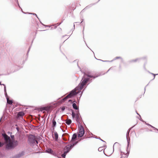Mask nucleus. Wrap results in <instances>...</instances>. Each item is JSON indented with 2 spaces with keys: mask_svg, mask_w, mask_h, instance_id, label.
<instances>
[{
  "mask_svg": "<svg viewBox=\"0 0 158 158\" xmlns=\"http://www.w3.org/2000/svg\"><path fill=\"white\" fill-rule=\"evenodd\" d=\"M83 76L81 82L77 86L70 92L66 97L63 99L64 101L67 98H73L76 97L77 101L79 102L83 92L87 86L92 82L93 79L101 76L100 74L98 75L96 74L95 75H93L90 72H83Z\"/></svg>",
  "mask_w": 158,
  "mask_h": 158,
  "instance_id": "f257e3e1",
  "label": "nucleus"
},
{
  "mask_svg": "<svg viewBox=\"0 0 158 158\" xmlns=\"http://www.w3.org/2000/svg\"><path fill=\"white\" fill-rule=\"evenodd\" d=\"M10 137L12 140L6 145L5 148V150L7 151L13 150L19 145L18 141L14 139V135L10 134Z\"/></svg>",
  "mask_w": 158,
  "mask_h": 158,
  "instance_id": "f03ea898",
  "label": "nucleus"
},
{
  "mask_svg": "<svg viewBox=\"0 0 158 158\" xmlns=\"http://www.w3.org/2000/svg\"><path fill=\"white\" fill-rule=\"evenodd\" d=\"M71 112L72 118L76 120L78 125H81L80 121L82 120V118L79 111L75 112L72 110H71Z\"/></svg>",
  "mask_w": 158,
  "mask_h": 158,
  "instance_id": "7ed1b4c3",
  "label": "nucleus"
},
{
  "mask_svg": "<svg viewBox=\"0 0 158 158\" xmlns=\"http://www.w3.org/2000/svg\"><path fill=\"white\" fill-rule=\"evenodd\" d=\"M27 141L29 144L31 146L38 143V141L36 140L35 136L33 135H31V136L28 137Z\"/></svg>",
  "mask_w": 158,
  "mask_h": 158,
  "instance_id": "20e7f679",
  "label": "nucleus"
},
{
  "mask_svg": "<svg viewBox=\"0 0 158 158\" xmlns=\"http://www.w3.org/2000/svg\"><path fill=\"white\" fill-rule=\"evenodd\" d=\"M78 134L77 135L78 137L81 138L82 137L85 133L84 129L82 126L80 125L79 127V129L78 130Z\"/></svg>",
  "mask_w": 158,
  "mask_h": 158,
  "instance_id": "39448f33",
  "label": "nucleus"
},
{
  "mask_svg": "<svg viewBox=\"0 0 158 158\" xmlns=\"http://www.w3.org/2000/svg\"><path fill=\"white\" fill-rule=\"evenodd\" d=\"M68 102H71V103L72 104V106L73 108L75 110H76L77 111H79V108L78 107H77L76 103H77V102L76 99L74 100L69 99L68 100Z\"/></svg>",
  "mask_w": 158,
  "mask_h": 158,
  "instance_id": "423d86ee",
  "label": "nucleus"
},
{
  "mask_svg": "<svg viewBox=\"0 0 158 158\" xmlns=\"http://www.w3.org/2000/svg\"><path fill=\"white\" fill-rule=\"evenodd\" d=\"M2 135L5 141V144H6V145L9 142H10V137L5 133H2Z\"/></svg>",
  "mask_w": 158,
  "mask_h": 158,
  "instance_id": "0eeeda50",
  "label": "nucleus"
},
{
  "mask_svg": "<svg viewBox=\"0 0 158 158\" xmlns=\"http://www.w3.org/2000/svg\"><path fill=\"white\" fill-rule=\"evenodd\" d=\"M127 145L126 148V150L127 153H126V155H127V156H128L130 152V150H129V147L130 146V139H128L127 137Z\"/></svg>",
  "mask_w": 158,
  "mask_h": 158,
  "instance_id": "6e6552de",
  "label": "nucleus"
},
{
  "mask_svg": "<svg viewBox=\"0 0 158 158\" xmlns=\"http://www.w3.org/2000/svg\"><path fill=\"white\" fill-rule=\"evenodd\" d=\"M25 152L22 151L21 152H19V153L15 155L12 158H20L25 155Z\"/></svg>",
  "mask_w": 158,
  "mask_h": 158,
  "instance_id": "1a4fd4ad",
  "label": "nucleus"
},
{
  "mask_svg": "<svg viewBox=\"0 0 158 158\" xmlns=\"http://www.w3.org/2000/svg\"><path fill=\"white\" fill-rule=\"evenodd\" d=\"M55 118H54L52 120V125L51 127L53 128V129H54L55 127H56V123L55 120Z\"/></svg>",
  "mask_w": 158,
  "mask_h": 158,
  "instance_id": "9d476101",
  "label": "nucleus"
},
{
  "mask_svg": "<svg viewBox=\"0 0 158 158\" xmlns=\"http://www.w3.org/2000/svg\"><path fill=\"white\" fill-rule=\"evenodd\" d=\"M45 152H46L50 154H52L53 153V150L49 148H47L45 150Z\"/></svg>",
  "mask_w": 158,
  "mask_h": 158,
  "instance_id": "9b49d317",
  "label": "nucleus"
},
{
  "mask_svg": "<svg viewBox=\"0 0 158 158\" xmlns=\"http://www.w3.org/2000/svg\"><path fill=\"white\" fill-rule=\"evenodd\" d=\"M10 98V97H9V98H6V99L7 100V104H8L10 105L11 106H12L13 105H12V103H13L12 100H10L9 99Z\"/></svg>",
  "mask_w": 158,
  "mask_h": 158,
  "instance_id": "f8f14e48",
  "label": "nucleus"
},
{
  "mask_svg": "<svg viewBox=\"0 0 158 158\" xmlns=\"http://www.w3.org/2000/svg\"><path fill=\"white\" fill-rule=\"evenodd\" d=\"M139 61V62L140 61V59H139L138 58H137L136 59H133L132 60H129L128 62L129 63H131L132 62H136L137 61Z\"/></svg>",
  "mask_w": 158,
  "mask_h": 158,
  "instance_id": "ddd939ff",
  "label": "nucleus"
},
{
  "mask_svg": "<svg viewBox=\"0 0 158 158\" xmlns=\"http://www.w3.org/2000/svg\"><path fill=\"white\" fill-rule=\"evenodd\" d=\"M137 123H136L132 127H131V128H129L128 129V130H127V132L126 138L127 137V136L129 135V133H130V132L132 128H133L134 127H135V126L137 124Z\"/></svg>",
  "mask_w": 158,
  "mask_h": 158,
  "instance_id": "4468645a",
  "label": "nucleus"
},
{
  "mask_svg": "<svg viewBox=\"0 0 158 158\" xmlns=\"http://www.w3.org/2000/svg\"><path fill=\"white\" fill-rule=\"evenodd\" d=\"M55 137L53 138L55 140H57L58 138V135L56 131H55L54 132Z\"/></svg>",
  "mask_w": 158,
  "mask_h": 158,
  "instance_id": "2eb2a0df",
  "label": "nucleus"
},
{
  "mask_svg": "<svg viewBox=\"0 0 158 158\" xmlns=\"http://www.w3.org/2000/svg\"><path fill=\"white\" fill-rule=\"evenodd\" d=\"M9 70V69H8L7 70V73H6V74H0V76L9 75L11 73H13L15 72V71H16V70H15L14 71H12V72L11 71V72H10L9 73L8 72Z\"/></svg>",
  "mask_w": 158,
  "mask_h": 158,
  "instance_id": "dca6fc26",
  "label": "nucleus"
},
{
  "mask_svg": "<svg viewBox=\"0 0 158 158\" xmlns=\"http://www.w3.org/2000/svg\"><path fill=\"white\" fill-rule=\"evenodd\" d=\"M64 152L62 154L61 156L63 158H65L66 156L67 153H69L68 151L64 150Z\"/></svg>",
  "mask_w": 158,
  "mask_h": 158,
  "instance_id": "f3484780",
  "label": "nucleus"
},
{
  "mask_svg": "<svg viewBox=\"0 0 158 158\" xmlns=\"http://www.w3.org/2000/svg\"><path fill=\"white\" fill-rule=\"evenodd\" d=\"M77 135H78L77 133H74L72 135L71 139V141L74 140L76 138Z\"/></svg>",
  "mask_w": 158,
  "mask_h": 158,
  "instance_id": "a211bd4d",
  "label": "nucleus"
},
{
  "mask_svg": "<svg viewBox=\"0 0 158 158\" xmlns=\"http://www.w3.org/2000/svg\"><path fill=\"white\" fill-rule=\"evenodd\" d=\"M95 138L96 139H100V140H101V141H102V142H104L105 143H106V142L103 140L100 137H97V136H95V137H93V136H91V137H88V138Z\"/></svg>",
  "mask_w": 158,
  "mask_h": 158,
  "instance_id": "6ab92c4d",
  "label": "nucleus"
},
{
  "mask_svg": "<svg viewBox=\"0 0 158 158\" xmlns=\"http://www.w3.org/2000/svg\"><path fill=\"white\" fill-rule=\"evenodd\" d=\"M72 122L71 120L70 119H68L66 121L65 123L68 125H69Z\"/></svg>",
  "mask_w": 158,
  "mask_h": 158,
  "instance_id": "aec40b11",
  "label": "nucleus"
},
{
  "mask_svg": "<svg viewBox=\"0 0 158 158\" xmlns=\"http://www.w3.org/2000/svg\"><path fill=\"white\" fill-rule=\"evenodd\" d=\"M71 150L69 148L68 146H67V145H66L64 149V150L68 151L69 152Z\"/></svg>",
  "mask_w": 158,
  "mask_h": 158,
  "instance_id": "412c9836",
  "label": "nucleus"
},
{
  "mask_svg": "<svg viewBox=\"0 0 158 158\" xmlns=\"http://www.w3.org/2000/svg\"><path fill=\"white\" fill-rule=\"evenodd\" d=\"M25 114V113L23 111H19L18 113V115L21 117L23 116Z\"/></svg>",
  "mask_w": 158,
  "mask_h": 158,
  "instance_id": "4be33fe9",
  "label": "nucleus"
},
{
  "mask_svg": "<svg viewBox=\"0 0 158 158\" xmlns=\"http://www.w3.org/2000/svg\"><path fill=\"white\" fill-rule=\"evenodd\" d=\"M15 1L17 2V3L18 6L21 9V10L22 11V12L23 13L25 14V13L23 11L22 8L20 6V5H19V2L18 1V0H15Z\"/></svg>",
  "mask_w": 158,
  "mask_h": 158,
  "instance_id": "5701e85b",
  "label": "nucleus"
},
{
  "mask_svg": "<svg viewBox=\"0 0 158 158\" xmlns=\"http://www.w3.org/2000/svg\"><path fill=\"white\" fill-rule=\"evenodd\" d=\"M145 124L146 125H148V126H150L152 128H153V129H156V128L155 127L153 126H152V125H151L150 124H149L148 123H146V122H145Z\"/></svg>",
  "mask_w": 158,
  "mask_h": 158,
  "instance_id": "b1692460",
  "label": "nucleus"
},
{
  "mask_svg": "<svg viewBox=\"0 0 158 158\" xmlns=\"http://www.w3.org/2000/svg\"><path fill=\"white\" fill-rule=\"evenodd\" d=\"M51 105L50 107H53L54 106H56L57 105L56 103H54L53 102H52L51 103Z\"/></svg>",
  "mask_w": 158,
  "mask_h": 158,
  "instance_id": "393cba45",
  "label": "nucleus"
},
{
  "mask_svg": "<svg viewBox=\"0 0 158 158\" xmlns=\"http://www.w3.org/2000/svg\"><path fill=\"white\" fill-rule=\"evenodd\" d=\"M118 59H121L122 60H123V58L120 56H117L115 57L114 59L113 60H113V61L114 60H116Z\"/></svg>",
  "mask_w": 158,
  "mask_h": 158,
  "instance_id": "a878e982",
  "label": "nucleus"
},
{
  "mask_svg": "<svg viewBox=\"0 0 158 158\" xmlns=\"http://www.w3.org/2000/svg\"><path fill=\"white\" fill-rule=\"evenodd\" d=\"M78 143V141H75L74 142L71 143L72 145L73 146V147L75 146V145H76Z\"/></svg>",
  "mask_w": 158,
  "mask_h": 158,
  "instance_id": "bb28decb",
  "label": "nucleus"
},
{
  "mask_svg": "<svg viewBox=\"0 0 158 158\" xmlns=\"http://www.w3.org/2000/svg\"><path fill=\"white\" fill-rule=\"evenodd\" d=\"M4 94H5V95L6 97V99L7 98H9V97L8 96L6 92V90L5 91H4Z\"/></svg>",
  "mask_w": 158,
  "mask_h": 158,
  "instance_id": "cd10ccee",
  "label": "nucleus"
},
{
  "mask_svg": "<svg viewBox=\"0 0 158 158\" xmlns=\"http://www.w3.org/2000/svg\"><path fill=\"white\" fill-rule=\"evenodd\" d=\"M29 14H31V15H35L36 16V17H37V18H38V19L39 20V21H40V19L38 18V17L37 15L35 14V13H29Z\"/></svg>",
  "mask_w": 158,
  "mask_h": 158,
  "instance_id": "c85d7f7f",
  "label": "nucleus"
},
{
  "mask_svg": "<svg viewBox=\"0 0 158 158\" xmlns=\"http://www.w3.org/2000/svg\"><path fill=\"white\" fill-rule=\"evenodd\" d=\"M100 0H98V1L96 2V3H93L92 4H91L90 5H89L87 6H86V8H87V7H90L93 5H95L96 3H98V2Z\"/></svg>",
  "mask_w": 158,
  "mask_h": 158,
  "instance_id": "c756f323",
  "label": "nucleus"
},
{
  "mask_svg": "<svg viewBox=\"0 0 158 158\" xmlns=\"http://www.w3.org/2000/svg\"><path fill=\"white\" fill-rule=\"evenodd\" d=\"M118 145H119V143H118V142H115V143H114V144L113 146V150H114V146H118Z\"/></svg>",
  "mask_w": 158,
  "mask_h": 158,
  "instance_id": "7c9ffc66",
  "label": "nucleus"
},
{
  "mask_svg": "<svg viewBox=\"0 0 158 158\" xmlns=\"http://www.w3.org/2000/svg\"><path fill=\"white\" fill-rule=\"evenodd\" d=\"M67 145L71 150L73 147V146L71 144Z\"/></svg>",
  "mask_w": 158,
  "mask_h": 158,
  "instance_id": "2f4dec72",
  "label": "nucleus"
},
{
  "mask_svg": "<svg viewBox=\"0 0 158 158\" xmlns=\"http://www.w3.org/2000/svg\"><path fill=\"white\" fill-rule=\"evenodd\" d=\"M78 60L77 59V60H74V61H73V62H77L78 67L80 69H81V68L78 65Z\"/></svg>",
  "mask_w": 158,
  "mask_h": 158,
  "instance_id": "473e14b6",
  "label": "nucleus"
},
{
  "mask_svg": "<svg viewBox=\"0 0 158 158\" xmlns=\"http://www.w3.org/2000/svg\"><path fill=\"white\" fill-rule=\"evenodd\" d=\"M146 58H147L146 56H145L143 57L139 58H138L140 59V61L141 60H146Z\"/></svg>",
  "mask_w": 158,
  "mask_h": 158,
  "instance_id": "72a5a7b5",
  "label": "nucleus"
},
{
  "mask_svg": "<svg viewBox=\"0 0 158 158\" xmlns=\"http://www.w3.org/2000/svg\"><path fill=\"white\" fill-rule=\"evenodd\" d=\"M103 147H99L98 148V151L99 152H101V151H102L103 150Z\"/></svg>",
  "mask_w": 158,
  "mask_h": 158,
  "instance_id": "f704fd0d",
  "label": "nucleus"
},
{
  "mask_svg": "<svg viewBox=\"0 0 158 158\" xmlns=\"http://www.w3.org/2000/svg\"><path fill=\"white\" fill-rule=\"evenodd\" d=\"M149 72V73H151V74H152V75L154 76V78H153L152 80H153V79H154V78L155 77V76H156V75H158V74H155L153 73H151Z\"/></svg>",
  "mask_w": 158,
  "mask_h": 158,
  "instance_id": "c9c22d12",
  "label": "nucleus"
},
{
  "mask_svg": "<svg viewBox=\"0 0 158 158\" xmlns=\"http://www.w3.org/2000/svg\"><path fill=\"white\" fill-rule=\"evenodd\" d=\"M0 85H3L4 86V91H5L6 89V86L4 84H0Z\"/></svg>",
  "mask_w": 158,
  "mask_h": 158,
  "instance_id": "e433bc0d",
  "label": "nucleus"
},
{
  "mask_svg": "<svg viewBox=\"0 0 158 158\" xmlns=\"http://www.w3.org/2000/svg\"><path fill=\"white\" fill-rule=\"evenodd\" d=\"M4 156V154L1 152H0V158L3 157Z\"/></svg>",
  "mask_w": 158,
  "mask_h": 158,
  "instance_id": "4c0bfd02",
  "label": "nucleus"
},
{
  "mask_svg": "<svg viewBox=\"0 0 158 158\" xmlns=\"http://www.w3.org/2000/svg\"><path fill=\"white\" fill-rule=\"evenodd\" d=\"M85 25H84V26H83V29L82 31L83 37L84 36V29H85ZM83 38H84V37H83Z\"/></svg>",
  "mask_w": 158,
  "mask_h": 158,
  "instance_id": "58836bf2",
  "label": "nucleus"
},
{
  "mask_svg": "<svg viewBox=\"0 0 158 158\" xmlns=\"http://www.w3.org/2000/svg\"><path fill=\"white\" fill-rule=\"evenodd\" d=\"M65 108L64 107H62L61 108V111L62 112L64 111L65 110Z\"/></svg>",
  "mask_w": 158,
  "mask_h": 158,
  "instance_id": "ea45409f",
  "label": "nucleus"
},
{
  "mask_svg": "<svg viewBox=\"0 0 158 158\" xmlns=\"http://www.w3.org/2000/svg\"><path fill=\"white\" fill-rule=\"evenodd\" d=\"M140 118H139V120L141 121V122H143L144 123V122H145L141 118V117Z\"/></svg>",
  "mask_w": 158,
  "mask_h": 158,
  "instance_id": "a19ab883",
  "label": "nucleus"
},
{
  "mask_svg": "<svg viewBox=\"0 0 158 158\" xmlns=\"http://www.w3.org/2000/svg\"><path fill=\"white\" fill-rule=\"evenodd\" d=\"M30 47L29 48V49H28V50L27 52V56H28V53H29V52L30 51Z\"/></svg>",
  "mask_w": 158,
  "mask_h": 158,
  "instance_id": "79ce46f5",
  "label": "nucleus"
},
{
  "mask_svg": "<svg viewBox=\"0 0 158 158\" xmlns=\"http://www.w3.org/2000/svg\"><path fill=\"white\" fill-rule=\"evenodd\" d=\"M147 64V62L146 61L144 63V66H143V68L144 69L146 70V68H145V65L146 64Z\"/></svg>",
  "mask_w": 158,
  "mask_h": 158,
  "instance_id": "37998d69",
  "label": "nucleus"
},
{
  "mask_svg": "<svg viewBox=\"0 0 158 158\" xmlns=\"http://www.w3.org/2000/svg\"><path fill=\"white\" fill-rule=\"evenodd\" d=\"M113 60H104V62H111Z\"/></svg>",
  "mask_w": 158,
  "mask_h": 158,
  "instance_id": "c03bdc74",
  "label": "nucleus"
},
{
  "mask_svg": "<svg viewBox=\"0 0 158 158\" xmlns=\"http://www.w3.org/2000/svg\"><path fill=\"white\" fill-rule=\"evenodd\" d=\"M16 129L17 130V131H19V128L18 127H16Z\"/></svg>",
  "mask_w": 158,
  "mask_h": 158,
  "instance_id": "a18cd8bd",
  "label": "nucleus"
},
{
  "mask_svg": "<svg viewBox=\"0 0 158 158\" xmlns=\"http://www.w3.org/2000/svg\"><path fill=\"white\" fill-rule=\"evenodd\" d=\"M22 109V108H19V107L17 108L16 109V110L17 111L19 110H21Z\"/></svg>",
  "mask_w": 158,
  "mask_h": 158,
  "instance_id": "49530a36",
  "label": "nucleus"
},
{
  "mask_svg": "<svg viewBox=\"0 0 158 158\" xmlns=\"http://www.w3.org/2000/svg\"><path fill=\"white\" fill-rule=\"evenodd\" d=\"M7 133L8 134V135H10L12 134V133L11 132H10V131H8L7 132Z\"/></svg>",
  "mask_w": 158,
  "mask_h": 158,
  "instance_id": "de8ad7c7",
  "label": "nucleus"
},
{
  "mask_svg": "<svg viewBox=\"0 0 158 158\" xmlns=\"http://www.w3.org/2000/svg\"><path fill=\"white\" fill-rule=\"evenodd\" d=\"M136 113L138 115H139V117L141 118V116L140 115V114H139L138 112H137V111L136 110Z\"/></svg>",
  "mask_w": 158,
  "mask_h": 158,
  "instance_id": "09e8293b",
  "label": "nucleus"
},
{
  "mask_svg": "<svg viewBox=\"0 0 158 158\" xmlns=\"http://www.w3.org/2000/svg\"><path fill=\"white\" fill-rule=\"evenodd\" d=\"M40 23H41V24L43 26H45V24H44L43 23H42L41 22V21H40Z\"/></svg>",
  "mask_w": 158,
  "mask_h": 158,
  "instance_id": "8fccbe9b",
  "label": "nucleus"
},
{
  "mask_svg": "<svg viewBox=\"0 0 158 158\" xmlns=\"http://www.w3.org/2000/svg\"><path fill=\"white\" fill-rule=\"evenodd\" d=\"M62 23V22L61 23H57V26H58L60 25L61 23Z\"/></svg>",
  "mask_w": 158,
  "mask_h": 158,
  "instance_id": "3c124183",
  "label": "nucleus"
},
{
  "mask_svg": "<svg viewBox=\"0 0 158 158\" xmlns=\"http://www.w3.org/2000/svg\"><path fill=\"white\" fill-rule=\"evenodd\" d=\"M3 145V144L0 142V147L2 146Z\"/></svg>",
  "mask_w": 158,
  "mask_h": 158,
  "instance_id": "603ef678",
  "label": "nucleus"
},
{
  "mask_svg": "<svg viewBox=\"0 0 158 158\" xmlns=\"http://www.w3.org/2000/svg\"><path fill=\"white\" fill-rule=\"evenodd\" d=\"M3 116H2L1 117V118H0V122L1 121L2 119V117H3Z\"/></svg>",
  "mask_w": 158,
  "mask_h": 158,
  "instance_id": "864d4df0",
  "label": "nucleus"
},
{
  "mask_svg": "<svg viewBox=\"0 0 158 158\" xmlns=\"http://www.w3.org/2000/svg\"><path fill=\"white\" fill-rule=\"evenodd\" d=\"M83 20H84V19H81V22L80 23H82L83 21Z\"/></svg>",
  "mask_w": 158,
  "mask_h": 158,
  "instance_id": "5fc2aeb1",
  "label": "nucleus"
},
{
  "mask_svg": "<svg viewBox=\"0 0 158 158\" xmlns=\"http://www.w3.org/2000/svg\"><path fill=\"white\" fill-rule=\"evenodd\" d=\"M77 23V22H75L74 23V24H73V27H74V29L75 28V24H74V23Z\"/></svg>",
  "mask_w": 158,
  "mask_h": 158,
  "instance_id": "6e6d98bb",
  "label": "nucleus"
},
{
  "mask_svg": "<svg viewBox=\"0 0 158 158\" xmlns=\"http://www.w3.org/2000/svg\"><path fill=\"white\" fill-rule=\"evenodd\" d=\"M6 119V117H5L4 118H3V121H4V120H5V119Z\"/></svg>",
  "mask_w": 158,
  "mask_h": 158,
  "instance_id": "4d7b16f0",
  "label": "nucleus"
},
{
  "mask_svg": "<svg viewBox=\"0 0 158 158\" xmlns=\"http://www.w3.org/2000/svg\"><path fill=\"white\" fill-rule=\"evenodd\" d=\"M99 60L101 61H102V62H104V60H101V59H99V60Z\"/></svg>",
  "mask_w": 158,
  "mask_h": 158,
  "instance_id": "13d9d810",
  "label": "nucleus"
},
{
  "mask_svg": "<svg viewBox=\"0 0 158 158\" xmlns=\"http://www.w3.org/2000/svg\"><path fill=\"white\" fill-rule=\"evenodd\" d=\"M99 60L101 61H102V62H104V60H101V59H99V60Z\"/></svg>",
  "mask_w": 158,
  "mask_h": 158,
  "instance_id": "bf43d9fd",
  "label": "nucleus"
},
{
  "mask_svg": "<svg viewBox=\"0 0 158 158\" xmlns=\"http://www.w3.org/2000/svg\"><path fill=\"white\" fill-rule=\"evenodd\" d=\"M111 68H110V69H109V70H108L107 71V72L106 73H108V71H109V70L110 69H111Z\"/></svg>",
  "mask_w": 158,
  "mask_h": 158,
  "instance_id": "052dcab7",
  "label": "nucleus"
},
{
  "mask_svg": "<svg viewBox=\"0 0 158 158\" xmlns=\"http://www.w3.org/2000/svg\"><path fill=\"white\" fill-rule=\"evenodd\" d=\"M154 130H157L158 132V129L156 128V129H154Z\"/></svg>",
  "mask_w": 158,
  "mask_h": 158,
  "instance_id": "680f3d73",
  "label": "nucleus"
},
{
  "mask_svg": "<svg viewBox=\"0 0 158 158\" xmlns=\"http://www.w3.org/2000/svg\"><path fill=\"white\" fill-rule=\"evenodd\" d=\"M146 86H146L145 87V88H144V90H145V91L146 87ZM144 92H145V91H144ZM144 93H145V92H144Z\"/></svg>",
  "mask_w": 158,
  "mask_h": 158,
  "instance_id": "e2e57ef3",
  "label": "nucleus"
},
{
  "mask_svg": "<svg viewBox=\"0 0 158 158\" xmlns=\"http://www.w3.org/2000/svg\"><path fill=\"white\" fill-rule=\"evenodd\" d=\"M58 111H59L58 110H57L56 111V113L57 114V113L58 112Z\"/></svg>",
  "mask_w": 158,
  "mask_h": 158,
  "instance_id": "0e129e2a",
  "label": "nucleus"
},
{
  "mask_svg": "<svg viewBox=\"0 0 158 158\" xmlns=\"http://www.w3.org/2000/svg\"><path fill=\"white\" fill-rule=\"evenodd\" d=\"M44 26L45 27H46L48 26V25H45V26Z\"/></svg>",
  "mask_w": 158,
  "mask_h": 158,
  "instance_id": "69168bd1",
  "label": "nucleus"
},
{
  "mask_svg": "<svg viewBox=\"0 0 158 158\" xmlns=\"http://www.w3.org/2000/svg\"><path fill=\"white\" fill-rule=\"evenodd\" d=\"M149 131H152V130H151H151H150Z\"/></svg>",
  "mask_w": 158,
  "mask_h": 158,
  "instance_id": "338daca9",
  "label": "nucleus"
},
{
  "mask_svg": "<svg viewBox=\"0 0 158 158\" xmlns=\"http://www.w3.org/2000/svg\"><path fill=\"white\" fill-rule=\"evenodd\" d=\"M13 106L14 107H12V109H13L15 108V107H14V105H13Z\"/></svg>",
  "mask_w": 158,
  "mask_h": 158,
  "instance_id": "774afa93",
  "label": "nucleus"
}]
</instances>
